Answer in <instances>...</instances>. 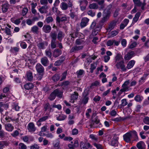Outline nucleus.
<instances>
[{
	"label": "nucleus",
	"mask_w": 149,
	"mask_h": 149,
	"mask_svg": "<svg viewBox=\"0 0 149 149\" xmlns=\"http://www.w3.org/2000/svg\"><path fill=\"white\" fill-rule=\"evenodd\" d=\"M5 129L6 130L9 132H11L14 129V127L10 123L5 125Z\"/></svg>",
	"instance_id": "obj_27"
},
{
	"label": "nucleus",
	"mask_w": 149,
	"mask_h": 149,
	"mask_svg": "<svg viewBox=\"0 0 149 149\" xmlns=\"http://www.w3.org/2000/svg\"><path fill=\"white\" fill-rule=\"evenodd\" d=\"M116 22L115 21H113L111 22L109 25L108 28L107 29V31H110L113 29L116 24Z\"/></svg>",
	"instance_id": "obj_24"
},
{
	"label": "nucleus",
	"mask_w": 149,
	"mask_h": 149,
	"mask_svg": "<svg viewBox=\"0 0 149 149\" xmlns=\"http://www.w3.org/2000/svg\"><path fill=\"white\" fill-rule=\"evenodd\" d=\"M64 34L63 32L59 31L58 33L57 38L59 41H61L62 39L64 37Z\"/></svg>",
	"instance_id": "obj_26"
},
{
	"label": "nucleus",
	"mask_w": 149,
	"mask_h": 149,
	"mask_svg": "<svg viewBox=\"0 0 149 149\" xmlns=\"http://www.w3.org/2000/svg\"><path fill=\"white\" fill-rule=\"evenodd\" d=\"M67 73V72L65 71L61 75V79L60 81H61L66 78Z\"/></svg>",
	"instance_id": "obj_60"
},
{
	"label": "nucleus",
	"mask_w": 149,
	"mask_h": 149,
	"mask_svg": "<svg viewBox=\"0 0 149 149\" xmlns=\"http://www.w3.org/2000/svg\"><path fill=\"white\" fill-rule=\"evenodd\" d=\"M53 21V19L52 16H48L46 17L45 21L47 24H49L52 22Z\"/></svg>",
	"instance_id": "obj_48"
},
{
	"label": "nucleus",
	"mask_w": 149,
	"mask_h": 149,
	"mask_svg": "<svg viewBox=\"0 0 149 149\" xmlns=\"http://www.w3.org/2000/svg\"><path fill=\"white\" fill-rule=\"evenodd\" d=\"M85 43L84 40L83 38H78L75 40V43L78 46L84 45Z\"/></svg>",
	"instance_id": "obj_15"
},
{
	"label": "nucleus",
	"mask_w": 149,
	"mask_h": 149,
	"mask_svg": "<svg viewBox=\"0 0 149 149\" xmlns=\"http://www.w3.org/2000/svg\"><path fill=\"white\" fill-rule=\"evenodd\" d=\"M95 124L97 125L96 126V127H100L101 126V124L100 122V120L98 118L97 116H96L94 119H92V122L91 124V127L92 126L93 127V125Z\"/></svg>",
	"instance_id": "obj_2"
},
{
	"label": "nucleus",
	"mask_w": 149,
	"mask_h": 149,
	"mask_svg": "<svg viewBox=\"0 0 149 149\" xmlns=\"http://www.w3.org/2000/svg\"><path fill=\"white\" fill-rule=\"evenodd\" d=\"M129 80H128L125 81L122 85L123 88L120 90V92H120H121V93H120V94H121L123 92L128 91L129 87L128 86V85L129 84Z\"/></svg>",
	"instance_id": "obj_3"
},
{
	"label": "nucleus",
	"mask_w": 149,
	"mask_h": 149,
	"mask_svg": "<svg viewBox=\"0 0 149 149\" xmlns=\"http://www.w3.org/2000/svg\"><path fill=\"white\" fill-rule=\"evenodd\" d=\"M27 129L30 132H34L36 129L33 123L31 122L29 123L27 126Z\"/></svg>",
	"instance_id": "obj_9"
},
{
	"label": "nucleus",
	"mask_w": 149,
	"mask_h": 149,
	"mask_svg": "<svg viewBox=\"0 0 149 149\" xmlns=\"http://www.w3.org/2000/svg\"><path fill=\"white\" fill-rule=\"evenodd\" d=\"M60 78L59 74H56L52 77V79L54 81H56L59 79Z\"/></svg>",
	"instance_id": "obj_42"
},
{
	"label": "nucleus",
	"mask_w": 149,
	"mask_h": 149,
	"mask_svg": "<svg viewBox=\"0 0 149 149\" xmlns=\"http://www.w3.org/2000/svg\"><path fill=\"white\" fill-rule=\"evenodd\" d=\"M39 146L36 144L35 143L34 144L32 145L30 147L31 149H38L39 148Z\"/></svg>",
	"instance_id": "obj_64"
},
{
	"label": "nucleus",
	"mask_w": 149,
	"mask_h": 149,
	"mask_svg": "<svg viewBox=\"0 0 149 149\" xmlns=\"http://www.w3.org/2000/svg\"><path fill=\"white\" fill-rule=\"evenodd\" d=\"M96 68V66L95 65V64L92 63L91 64V66L90 69L91 73H92L93 72V70L95 69Z\"/></svg>",
	"instance_id": "obj_59"
},
{
	"label": "nucleus",
	"mask_w": 149,
	"mask_h": 149,
	"mask_svg": "<svg viewBox=\"0 0 149 149\" xmlns=\"http://www.w3.org/2000/svg\"><path fill=\"white\" fill-rule=\"evenodd\" d=\"M134 100L138 102H140L142 101V97L139 95H137L134 98Z\"/></svg>",
	"instance_id": "obj_51"
},
{
	"label": "nucleus",
	"mask_w": 149,
	"mask_h": 149,
	"mask_svg": "<svg viewBox=\"0 0 149 149\" xmlns=\"http://www.w3.org/2000/svg\"><path fill=\"white\" fill-rule=\"evenodd\" d=\"M48 8V7L47 5H45L42 6L38 10L40 13L42 14L46 13L47 12V10Z\"/></svg>",
	"instance_id": "obj_22"
},
{
	"label": "nucleus",
	"mask_w": 149,
	"mask_h": 149,
	"mask_svg": "<svg viewBox=\"0 0 149 149\" xmlns=\"http://www.w3.org/2000/svg\"><path fill=\"white\" fill-rule=\"evenodd\" d=\"M56 40H51V47L52 49H54L56 47Z\"/></svg>",
	"instance_id": "obj_56"
},
{
	"label": "nucleus",
	"mask_w": 149,
	"mask_h": 149,
	"mask_svg": "<svg viewBox=\"0 0 149 149\" xmlns=\"http://www.w3.org/2000/svg\"><path fill=\"white\" fill-rule=\"evenodd\" d=\"M100 30L97 28H95L92 31L90 36H95L98 34Z\"/></svg>",
	"instance_id": "obj_46"
},
{
	"label": "nucleus",
	"mask_w": 149,
	"mask_h": 149,
	"mask_svg": "<svg viewBox=\"0 0 149 149\" xmlns=\"http://www.w3.org/2000/svg\"><path fill=\"white\" fill-rule=\"evenodd\" d=\"M89 7L90 9H97L98 6L97 3H93L89 5Z\"/></svg>",
	"instance_id": "obj_43"
},
{
	"label": "nucleus",
	"mask_w": 149,
	"mask_h": 149,
	"mask_svg": "<svg viewBox=\"0 0 149 149\" xmlns=\"http://www.w3.org/2000/svg\"><path fill=\"white\" fill-rule=\"evenodd\" d=\"M45 53L47 56L50 58L52 61L53 60V58L52 57V54L50 49L46 50Z\"/></svg>",
	"instance_id": "obj_25"
},
{
	"label": "nucleus",
	"mask_w": 149,
	"mask_h": 149,
	"mask_svg": "<svg viewBox=\"0 0 149 149\" xmlns=\"http://www.w3.org/2000/svg\"><path fill=\"white\" fill-rule=\"evenodd\" d=\"M5 31L7 35H10L11 36V31L10 29L7 27H6L5 29Z\"/></svg>",
	"instance_id": "obj_61"
},
{
	"label": "nucleus",
	"mask_w": 149,
	"mask_h": 149,
	"mask_svg": "<svg viewBox=\"0 0 149 149\" xmlns=\"http://www.w3.org/2000/svg\"><path fill=\"white\" fill-rule=\"evenodd\" d=\"M62 51L61 50L56 49L54 51L53 55L54 57L56 58L60 55Z\"/></svg>",
	"instance_id": "obj_17"
},
{
	"label": "nucleus",
	"mask_w": 149,
	"mask_h": 149,
	"mask_svg": "<svg viewBox=\"0 0 149 149\" xmlns=\"http://www.w3.org/2000/svg\"><path fill=\"white\" fill-rule=\"evenodd\" d=\"M8 143L6 141H0V149H3L5 147L8 146Z\"/></svg>",
	"instance_id": "obj_28"
},
{
	"label": "nucleus",
	"mask_w": 149,
	"mask_h": 149,
	"mask_svg": "<svg viewBox=\"0 0 149 149\" xmlns=\"http://www.w3.org/2000/svg\"><path fill=\"white\" fill-rule=\"evenodd\" d=\"M52 108H53L52 106L50 105L49 103H47L45 104L44 106V111H47V115H49V113L51 111Z\"/></svg>",
	"instance_id": "obj_8"
},
{
	"label": "nucleus",
	"mask_w": 149,
	"mask_h": 149,
	"mask_svg": "<svg viewBox=\"0 0 149 149\" xmlns=\"http://www.w3.org/2000/svg\"><path fill=\"white\" fill-rule=\"evenodd\" d=\"M41 62L44 66H46L49 64V61L47 57L44 56L41 58Z\"/></svg>",
	"instance_id": "obj_14"
},
{
	"label": "nucleus",
	"mask_w": 149,
	"mask_h": 149,
	"mask_svg": "<svg viewBox=\"0 0 149 149\" xmlns=\"http://www.w3.org/2000/svg\"><path fill=\"white\" fill-rule=\"evenodd\" d=\"M67 118V116L65 115L61 114L58 117H56V119L59 121H61L64 120Z\"/></svg>",
	"instance_id": "obj_41"
},
{
	"label": "nucleus",
	"mask_w": 149,
	"mask_h": 149,
	"mask_svg": "<svg viewBox=\"0 0 149 149\" xmlns=\"http://www.w3.org/2000/svg\"><path fill=\"white\" fill-rule=\"evenodd\" d=\"M34 86L33 84L30 83H27L25 84L24 86V88L26 90H29L32 88Z\"/></svg>",
	"instance_id": "obj_31"
},
{
	"label": "nucleus",
	"mask_w": 149,
	"mask_h": 149,
	"mask_svg": "<svg viewBox=\"0 0 149 149\" xmlns=\"http://www.w3.org/2000/svg\"><path fill=\"white\" fill-rule=\"evenodd\" d=\"M136 146L139 149H143L145 146V143L143 141H140L137 144Z\"/></svg>",
	"instance_id": "obj_34"
},
{
	"label": "nucleus",
	"mask_w": 149,
	"mask_h": 149,
	"mask_svg": "<svg viewBox=\"0 0 149 149\" xmlns=\"http://www.w3.org/2000/svg\"><path fill=\"white\" fill-rule=\"evenodd\" d=\"M88 95V93L86 92H84L83 94L84 98L82 100V102L84 104H86L88 101L89 98L87 96Z\"/></svg>",
	"instance_id": "obj_16"
},
{
	"label": "nucleus",
	"mask_w": 149,
	"mask_h": 149,
	"mask_svg": "<svg viewBox=\"0 0 149 149\" xmlns=\"http://www.w3.org/2000/svg\"><path fill=\"white\" fill-rule=\"evenodd\" d=\"M135 63V61L132 60L130 61L127 63V68L128 69H130L132 68L134 65Z\"/></svg>",
	"instance_id": "obj_37"
},
{
	"label": "nucleus",
	"mask_w": 149,
	"mask_h": 149,
	"mask_svg": "<svg viewBox=\"0 0 149 149\" xmlns=\"http://www.w3.org/2000/svg\"><path fill=\"white\" fill-rule=\"evenodd\" d=\"M121 104L120 105V107L122 108V107H124L127 104V102L126 101V99H124L121 100Z\"/></svg>",
	"instance_id": "obj_49"
},
{
	"label": "nucleus",
	"mask_w": 149,
	"mask_h": 149,
	"mask_svg": "<svg viewBox=\"0 0 149 149\" xmlns=\"http://www.w3.org/2000/svg\"><path fill=\"white\" fill-rule=\"evenodd\" d=\"M56 96L55 95L53 91L51 93L49 96L48 97V98L50 100L52 101L55 99Z\"/></svg>",
	"instance_id": "obj_47"
},
{
	"label": "nucleus",
	"mask_w": 149,
	"mask_h": 149,
	"mask_svg": "<svg viewBox=\"0 0 149 149\" xmlns=\"http://www.w3.org/2000/svg\"><path fill=\"white\" fill-rule=\"evenodd\" d=\"M84 73V71L82 70H80L77 72L78 77H79Z\"/></svg>",
	"instance_id": "obj_54"
},
{
	"label": "nucleus",
	"mask_w": 149,
	"mask_h": 149,
	"mask_svg": "<svg viewBox=\"0 0 149 149\" xmlns=\"http://www.w3.org/2000/svg\"><path fill=\"white\" fill-rule=\"evenodd\" d=\"M48 43L46 41H43L39 42L37 45L38 48L40 49H44L47 46Z\"/></svg>",
	"instance_id": "obj_11"
},
{
	"label": "nucleus",
	"mask_w": 149,
	"mask_h": 149,
	"mask_svg": "<svg viewBox=\"0 0 149 149\" xmlns=\"http://www.w3.org/2000/svg\"><path fill=\"white\" fill-rule=\"evenodd\" d=\"M49 117V115H48L47 116H44L40 118L38 120L37 122V125L38 126H40L41 125V123L42 122L48 119Z\"/></svg>",
	"instance_id": "obj_21"
},
{
	"label": "nucleus",
	"mask_w": 149,
	"mask_h": 149,
	"mask_svg": "<svg viewBox=\"0 0 149 149\" xmlns=\"http://www.w3.org/2000/svg\"><path fill=\"white\" fill-rule=\"evenodd\" d=\"M60 7L62 10H66L68 8V4L65 2H63L60 4Z\"/></svg>",
	"instance_id": "obj_39"
},
{
	"label": "nucleus",
	"mask_w": 149,
	"mask_h": 149,
	"mask_svg": "<svg viewBox=\"0 0 149 149\" xmlns=\"http://www.w3.org/2000/svg\"><path fill=\"white\" fill-rule=\"evenodd\" d=\"M19 49L18 47H11L10 51L14 53L15 52L17 53L19 52Z\"/></svg>",
	"instance_id": "obj_44"
},
{
	"label": "nucleus",
	"mask_w": 149,
	"mask_h": 149,
	"mask_svg": "<svg viewBox=\"0 0 149 149\" xmlns=\"http://www.w3.org/2000/svg\"><path fill=\"white\" fill-rule=\"evenodd\" d=\"M80 5V6H84L83 7L84 9L86 8V7L88 3V2L86 0H84L83 1H79Z\"/></svg>",
	"instance_id": "obj_40"
},
{
	"label": "nucleus",
	"mask_w": 149,
	"mask_h": 149,
	"mask_svg": "<svg viewBox=\"0 0 149 149\" xmlns=\"http://www.w3.org/2000/svg\"><path fill=\"white\" fill-rule=\"evenodd\" d=\"M80 145L81 149H88L86 144L83 142H81Z\"/></svg>",
	"instance_id": "obj_62"
},
{
	"label": "nucleus",
	"mask_w": 149,
	"mask_h": 149,
	"mask_svg": "<svg viewBox=\"0 0 149 149\" xmlns=\"http://www.w3.org/2000/svg\"><path fill=\"white\" fill-rule=\"evenodd\" d=\"M39 28L37 26H34L31 28V31L33 33L37 34L39 32Z\"/></svg>",
	"instance_id": "obj_38"
},
{
	"label": "nucleus",
	"mask_w": 149,
	"mask_h": 149,
	"mask_svg": "<svg viewBox=\"0 0 149 149\" xmlns=\"http://www.w3.org/2000/svg\"><path fill=\"white\" fill-rule=\"evenodd\" d=\"M103 24H104L100 21L99 23L96 25L95 28L100 30L102 28Z\"/></svg>",
	"instance_id": "obj_55"
},
{
	"label": "nucleus",
	"mask_w": 149,
	"mask_h": 149,
	"mask_svg": "<svg viewBox=\"0 0 149 149\" xmlns=\"http://www.w3.org/2000/svg\"><path fill=\"white\" fill-rule=\"evenodd\" d=\"M104 16L102 18L101 20L100 21L103 24L105 22L107 21L110 17L108 16L105 15H104Z\"/></svg>",
	"instance_id": "obj_53"
},
{
	"label": "nucleus",
	"mask_w": 149,
	"mask_h": 149,
	"mask_svg": "<svg viewBox=\"0 0 149 149\" xmlns=\"http://www.w3.org/2000/svg\"><path fill=\"white\" fill-rule=\"evenodd\" d=\"M118 138H117L116 136H114L113 137L111 143V144L112 146H116V145H117Z\"/></svg>",
	"instance_id": "obj_36"
},
{
	"label": "nucleus",
	"mask_w": 149,
	"mask_h": 149,
	"mask_svg": "<svg viewBox=\"0 0 149 149\" xmlns=\"http://www.w3.org/2000/svg\"><path fill=\"white\" fill-rule=\"evenodd\" d=\"M116 66L118 69L120 68L123 71H125L127 70L124 65V60H122L119 62H117Z\"/></svg>",
	"instance_id": "obj_4"
},
{
	"label": "nucleus",
	"mask_w": 149,
	"mask_h": 149,
	"mask_svg": "<svg viewBox=\"0 0 149 149\" xmlns=\"http://www.w3.org/2000/svg\"><path fill=\"white\" fill-rule=\"evenodd\" d=\"M133 1L135 6L140 7L141 6L142 3L140 0H133Z\"/></svg>",
	"instance_id": "obj_50"
},
{
	"label": "nucleus",
	"mask_w": 149,
	"mask_h": 149,
	"mask_svg": "<svg viewBox=\"0 0 149 149\" xmlns=\"http://www.w3.org/2000/svg\"><path fill=\"white\" fill-rule=\"evenodd\" d=\"M25 77L28 81H32L33 78L32 72L30 70L27 71Z\"/></svg>",
	"instance_id": "obj_13"
},
{
	"label": "nucleus",
	"mask_w": 149,
	"mask_h": 149,
	"mask_svg": "<svg viewBox=\"0 0 149 149\" xmlns=\"http://www.w3.org/2000/svg\"><path fill=\"white\" fill-rule=\"evenodd\" d=\"M87 13L88 15L92 17L94 16L95 15V12L91 10H88L87 12Z\"/></svg>",
	"instance_id": "obj_63"
},
{
	"label": "nucleus",
	"mask_w": 149,
	"mask_h": 149,
	"mask_svg": "<svg viewBox=\"0 0 149 149\" xmlns=\"http://www.w3.org/2000/svg\"><path fill=\"white\" fill-rule=\"evenodd\" d=\"M52 27L49 25L45 24L42 28V31L45 33H48L50 32Z\"/></svg>",
	"instance_id": "obj_10"
},
{
	"label": "nucleus",
	"mask_w": 149,
	"mask_h": 149,
	"mask_svg": "<svg viewBox=\"0 0 149 149\" xmlns=\"http://www.w3.org/2000/svg\"><path fill=\"white\" fill-rule=\"evenodd\" d=\"M49 36L51 38V40H56L57 38V34L56 32L52 31L50 33Z\"/></svg>",
	"instance_id": "obj_18"
},
{
	"label": "nucleus",
	"mask_w": 149,
	"mask_h": 149,
	"mask_svg": "<svg viewBox=\"0 0 149 149\" xmlns=\"http://www.w3.org/2000/svg\"><path fill=\"white\" fill-rule=\"evenodd\" d=\"M115 60L116 62H117L123 60V56L120 54L118 53L116 54L115 57Z\"/></svg>",
	"instance_id": "obj_33"
},
{
	"label": "nucleus",
	"mask_w": 149,
	"mask_h": 149,
	"mask_svg": "<svg viewBox=\"0 0 149 149\" xmlns=\"http://www.w3.org/2000/svg\"><path fill=\"white\" fill-rule=\"evenodd\" d=\"M78 94L77 92H74V94L72 95L71 96V101L73 103L74 101L77 99L78 97Z\"/></svg>",
	"instance_id": "obj_30"
},
{
	"label": "nucleus",
	"mask_w": 149,
	"mask_h": 149,
	"mask_svg": "<svg viewBox=\"0 0 149 149\" xmlns=\"http://www.w3.org/2000/svg\"><path fill=\"white\" fill-rule=\"evenodd\" d=\"M1 7L3 12L6 13L9 7V4L7 3L4 4Z\"/></svg>",
	"instance_id": "obj_32"
},
{
	"label": "nucleus",
	"mask_w": 149,
	"mask_h": 149,
	"mask_svg": "<svg viewBox=\"0 0 149 149\" xmlns=\"http://www.w3.org/2000/svg\"><path fill=\"white\" fill-rule=\"evenodd\" d=\"M143 120L145 124L149 125V117L146 116L143 118Z\"/></svg>",
	"instance_id": "obj_52"
},
{
	"label": "nucleus",
	"mask_w": 149,
	"mask_h": 149,
	"mask_svg": "<svg viewBox=\"0 0 149 149\" xmlns=\"http://www.w3.org/2000/svg\"><path fill=\"white\" fill-rule=\"evenodd\" d=\"M135 53L133 51H129L125 55L124 58L125 60H129L132 58L134 55Z\"/></svg>",
	"instance_id": "obj_6"
},
{
	"label": "nucleus",
	"mask_w": 149,
	"mask_h": 149,
	"mask_svg": "<svg viewBox=\"0 0 149 149\" xmlns=\"http://www.w3.org/2000/svg\"><path fill=\"white\" fill-rule=\"evenodd\" d=\"M63 62V60H58L56 61L54 63V65L55 66H59L61 65V63Z\"/></svg>",
	"instance_id": "obj_58"
},
{
	"label": "nucleus",
	"mask_w": 149,
	"mask_h": 149,
	"mask_svg": "<svg viewBox=\"0 0 149 149\" xmlns=\"http://www.w3.org/2000/svg\"><path fill=\"white\" fill-rule=\"evenodd\" d=\"M78 145V141L77 140H76L74 141L73 144H69L68 145V146L69 149H74V148L77 147Z\"/></svg>",
	"instance_id": "obj_20"
},
{
	"label": "nucleus",
	"mask_w": 149,
	"mask_h": 149,
	"mask_svg": "<svg viewBox=\"0 0 149 149\" xmlns=\"http://www.w3.org/2000/svg\"><path fill=\"white\" fill-rule=\"evenodd\" d=\"M89 137L93 141L97 142L98 141V138L97 136L91 134L90 135Z\"/></svg>",
	"instance_id": "obj_45"
},
{
	"label": "nucleus",
	"mask_w": 149,
	"mask_h": 149,
	"mask_svg": "<svg viewBox=\"0 0 149 149\" xmlns=\"http://www.w3.org/2000/svg\"><path fill=\"white\" fill-rule=\"evenodd\" d=\"M54 92L56 96L59 98H62L63 96V92L58 89H55L54 91Z\"/></svg>",
	"instance_id": "obj_19"
},
{
	"label": "nucleus",
	"mask_w": 149,
	"mask_h": 149,
	"mask_svg": "<svg viewBox=\"0 0 149 149\" xmlns=\"http://www.w3.org/2000/svg\"><path fill=\"white\" fill-rule=\"evenodd\" d=\"M94 1L97 2L98 4L100 6V8L101 9H103L104 7V0H101L99 1V0H93Z\"/></svg>",
	"instance_id": "obj_29"
},
{
	"label": "nucleus",
	"mask_w": 149,
	"mask_h": 149,
	"mask_svg": "<svg viewBox=\"0 0 149 149\" xmlns=\"http://www.w3.org/2000/svg\"><path fill=\"white\" fill-rule=\"evenodd\" d=\"M133 137L137 138V134L135 131H130L123 135V139L125 141L128 143L131 141Z\"/></svg>",
	"instance_id": "obj_1"
},
{
	"label": "nucleus",
	"mask_w": 149,
	"mask_h": 149,
	"mask_svg": "<svg viewBox=\"0 0 149 149\" xmlns=\"http://www.w3.org/2000/svg\"><path fill=\"white\" fill-rule=\"evenodd\" d=\"M84 47V45L78 46L77 45L73 47L70 50V52L71 53L75 52L79 50H82Z\"/></svg>",
	"instance_id": "obj_5"
},
{
	"label": "nucleus",
	"mask_w": 149,
	"mask_h": 149,
	"mask_svg": "<svg viewBox=\"0 0 149 149\" xmlns=\"http://www.w3.org/2000/svg\"><path fill=\"white\" fill-rule=\"evenodd\" d=\"M19 149H26V146L24 143H20L19 145Z\"/></svg>",
	"instance_id": "obj_57"
},
{
	"label": "nucleus",
	"mask_w": 149,
	"mask_h": 149,
	"mask_svg": "<svg viewBox=\"0 0 149 149\" xmlns=\"http://www.w3.org/2000/svg\"><path fill=\"white\" fill-rule=\"evenodd\" d=\"M140 15L141 14L139 12L135 14L134 17L133 18L132 22V24H134L135 23H136L138 21L139 18L140 16Z\"/></svg>",
	"instance_id": "obj_23"
},
{
	"label": "nucleus",
	"mask_w": 149,
	"mask_h": 149,
	"mask_svg": "<svg viewBox=\"0 0 149 149\" xmlns=\"http://www.w3.org/2000/svg\"><path fill=\"white\" fill-rule=\"evenodd\" d=\"M79 34V33L78 32L77 30V29L74 30L72 31V32L70 34V35L73 38H74L77 37Z\"/></svg>",
	"instance_id": "obj_35"
},
{
	"label": "nucleus",
	"mask_w": 149,
	"mask_h": 149,
	"mask_svg": "<svg viewBox=\"0 0 149 149\" xmlns=\"http://www.w3.org/2000/svg\"><path fill=\"white\" fill-rule=\"evenodd\" d=\"M89 19L87 17H83L82 19L80 25L81 28L86 26L88 24Z\"/></svg>",
	"instance_id": "obj_7"
},
{
	"label": "nucleus",
	"mask_w": 149,
	"mask_h": 149,
	"mask_svg": "<svg viewBox=\"0 0 149 149\" xmlns=\"http://www.w3.org/2000/svg\"><path fill=\"white\" fill-rule=\"evenodd\" d=\"M36 68L37 72L40 73H42L44 72V69L43 66L40 63L36 64Z\"/></svg>",
	"instance_id": "obj_12"
}]
</instances>
